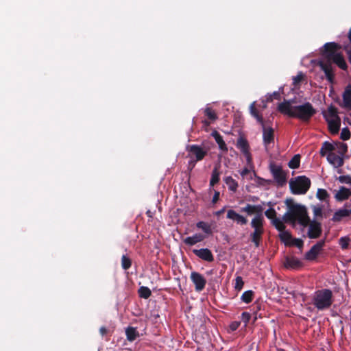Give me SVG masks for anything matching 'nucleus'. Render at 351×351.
<instances>
[{
  "mask_svg": "<svg viewBox=\"0 0 351 351\" xmlns=\"http://www.w3.org/2000/svg\"><path fill=\"white\" fill-rule=\"evenodd\" d=\"M285 203L288 207V211L282 217L285 222L290 223L294 226L298 221L303 227L308 226V237L310 239H317L321 236L322 232L321 223L311 220L304 206L295 204L291 198L287 199Z\"/></svg>",
  "mask_w": 351,
  "mask_h": 351,
  "instance_id": "obj_1",
  "label": "nucleus"
},
{
  "mask_svg": "<svg viewBox=\"0 0 351 351\" xmlns=\"http://www.w3.org/2000/svg\"><path fill=\"white\" fill-rule=\"evenodd\" d=\"M332 292L329 289H322L315 292L313 304L319 311L329 308L332 302Z\"/></svg>",
  "mask_w": 351,
  "mask_h": 351,
  "instance_id": "obj_2",
  "label": "nucleus"
},
{
  "mask_svg": "<svg viewBox=\"0 0 351 351\" xmlns=\"http://www.w3.org/2000/svg\"><path fill=\"white\" fill-rule=\"evenodd\" d=\"M264 222L263 215L254 216L251 221L250 226L254 230L250 234V241L256 247L260 246L262 237L265 232Z\"/></svg>",
  "mask_w": 351,
  "mask_h": 351,
  "instance_id": "obj_3",
  "label": "nucleus"
},
{
  "mask_svg": "<svg viewBox=\"0 0 351 351\" xmlns=\"http://www.w3.org/2000/svg\"><path fill=\"white\" fill-rule=\"evenodd\" d=\"M311 180L305 176H300L289 181L291 192L294 195L306 194L311 186Z\"/></svg>",
  "mask_w": 351,
  "mask_h": 351,
  "instance_id": "obj_4",
  "label": "nucleus"
},
{
  "mask_svg": "<svg viewBox=\"0 0 351 351\" xmlns=\"http://www.w3.org/2000/svg\"><path fill=\"white\" fill-rule=\"evenodd\" d=\"M316 110L310 102L294 106L293 118H297L303 122H308L316 114Z\"/></svg>",
  "mask_w": 351,
  "mask_h": 351,
  "instance_id": "obj_5",
  "label": "nucleus"
},
{
  "mask_svg": "<svg viewBox=\"0 0 351 351\" xmlns=\"http://www.w3.org/2000/svg\"><path fill=\"white\" fill-rule=\"evenodd\" d=\"M189 157L191 158L190 164L193 163V167L195 163L202 160L208 154V150L198 145H189L186 147Z\"/></svg>",
  "mask_w": 351,
  "mask_h": 351,
  "instance_id": "obj_6",
  "label": "nucleus"
},
{
  "mask_svg": "<svg viewBox=\"0 0 351 351\" xmlns=\"http://www.w3.org/2000/svg\"><path fill=\"white\" fill-rule=\"evenodd\" d=\"M270 172L278 186H283L287 182V174L282 167L271 164L269 166Z\"/></svg>",
  "mask_w": 351,
  "mask_h": 351,
  "instance_id": "obj_7",
  "label": "nucleus"
},
{
  "mask_svg": "<svg viewBox=\"0 0 351 351\" xmlns=\"http://www.w3.org/2000/svg\"><path fill=\"white\" fill-rule=\"evenodd\" d=\"M342 47L340 45L330 42L327 43L324 45L322 55L327 59V61H331L332 57L338 53V51Z\"/></svg>",
  "mask_w": 351,
  "mask_h": 351,
  "instance_id": "obj_8",
  "label": "nucleus"
},
{
  "mask_svg": "<svg viewBox=\"0 0 351 351\" xmlns=\"http://www.w3.org/2000/svg\"><path fill=\"white\" fill-rule=\"evenodd\" d=\"M263 128V141L266 149L271 143H274V130L271 127L267 128L263 123L261 125Z\"/></svg>",
  "mask_w": 351,
  "mask_h": 351,
  "instance_id": "obj_9",
  "label": "nucleus"
},
{
  "mask_svg": "<svg viewBox=\"0 0 351 351\" xmlns=\"http://www.w3.org/2000/svg\"><path fill=\"white\" fill-rule=\"evenodd\" d=\"M190 278L195 285V291L199 292L205 288L206 280L201 274L193 271L191 274Z\"/></svg>",
  "mask_w": 351,
  "mask_h": 351,
  "instance_id": "obj_10",
  "label": "nucleus"
},
{
  "mask_svg": "<svg viewBox=\"0 0 351 351\" xmlns=\"http://www.w3.org/2000/svg\"><path fill=\"white\" fill-rule=\"evenodd\" d=\"M325 244V241L322 240L318 241L316 244L313 245L309 251H308L305 254V258L308 261H314L317 258L318 254L322 251L324 245Z\"/></svg>",
  "mask_w": 351,
  "mask_h": 351,
  "instance_id": "obj_11",
  "label": "nucleus"
},
{
  "mask_svg": "<svg viewBox=\"0 0 351 351\" xmlns=\"http://www.w3.org/2000/svg\"><path fill=\"white\" fill-rule=\"evenodd\" d=\"M321 69L324 72L327 80L332 83L335 78L331 61H321L319 63Z\"/></svg>",
  "mask_w": 351,
  "mask_h": 351,
  "instance_id": "obj_12",
  "label": "nucleus"
},
{
  "mask_svg": "<svg viewBox=\"0 0 351 351\" xmlns=\"http://www.w3.org/2000/svg\"><path fill=\"white\" fill-rule=\"evenodd\" d=\"M277 109L280 113L288 115L290 117H293L294 106H291L290 101L285 100L283 102L280 103L278 105Z\"/></svg>",
  "mask_w": 351,
  "mask_h": 351,
  "instance_id": "obj_13",
  "label": "nucleus"
},
{
  "mask_svg": "<svg viewBox=\"0 0 351 351\" xmlns=\"http://www.w3.org/2000/svg\"><path fill=\"white\" fill-rule=\"evenodd\" d=\"M342 103L340 106L347 110H351V85H348L342 94Z\"/></svg>",
  "mask_w": 351,
  "mask_h": 351,
  "instance_id": "obj_14",
  "label": "nucleus"
},
{
  "mask_svg": "<svg viewBox=\"0 0 351 351\" xmlns=\"http://www.w3.org/2000/svg\"><path fill=\"white\" fill-rule=\"evenodd\" d=\"M284 265L287 269H298L303 266V263L295 256H286Z\"/></svg>",
  "mask_w": 351,
  "mask_h": 351,
  "instance_id": "obj_15",
  "label": "nucleus"
},
{
  "mask_svg": "<svg viewBox=\"0 0 351 351\" xmlns=\"http://www.w3.org/2000/svg\"><path fill=\"white\" fill-rule=\"evenodd\" d=\"M193 252L195 255L204 261L208 262H213L214 261V256L211 251L208 248H202L199 250L195 249L193 250Z\"/></svg>",
  "mask_w": 351,
  "mask_h": 351,
  "instance_id": "obj_16",
  "label": "nucleus"
},
{
  "mask_svg": "<svg viewBox=\"0 0 351 351\" xmlns=\"http://www.w3.org/2000/svg\"><path fill=\"white\" fill-rule=\"evenodd\" d=\"M237 147L247 157V159L250 158V145L246 138L240 136L237 139Z\"/></svg>",
  "mask_w": 351,
  "mask_h": 351,
  "instance_id": "obj_17",
  "label": "nucleus"
},
{
  "mask_svg": "<svg viewBox=\"0 0 351 351\" xmlns=\"http://www.w3.org/2000/svg\"><path fill=\"white\" fill-rule=\"evenodd\" d=\"M328 162L335 168L341 167L344 164V158L343 156L333 153H329L327 155Z\"/></svg>",
  "mask_w": 351,
  "mask_h": 351,
  "instance_id": "obj_18",
  "label": "nucleus"
},
{
  "mask_svg": "<svg viewBox=\"0 0 351 351\" xmlns=\"http://www.w3.org/2000/svg\"><path fill=\"white\" fill-rule=\"evenodd\" d=\"M346 206L347 204H346L343 208H340L335 212L331 219L332 221L339 222L342 220V219L351 215V208L348 209Z\"/></svg>",
  "mask_w": 351,
  "mask_h": 351,
  "instance_id": "obj_19",
  "label": "nucleus"
},
{
  "mask_svg": "<svg viewBox=\"0 0 351 351\" xmlns=\"http://www.w3.org/2000/svg\"><path fill=\"white\" fill-rule=\"evenodd\" d=\"M227 218L237 222V224L240 225H245L247 223V219L245 217L237 213L232 209L228 210Z\"/></svg>",
  "mask_w": 351,
  "mask_h": 351,
  "instance_id": "obj_20",
  "label": "nucleus"
},
{
  "mask_svg": "<svg viewBox=\"0 0 351 351\" xmlns=\"http://www.w3.org/2000/svg\"><path fill=\"white\" fill-rule=\"evenodd\" d=\"M241 210L247 213L249 215L255 214V216H258V215H263V208L261 205L247 204L245 207L241 208Z\"/></svg>",
  "mask_w": 351,
  "mask_h": 351,
  "instance_id": "obj_21",
  "label": "nucleus"
},
{
  "mask_svg": "<svg viewBox=\"0 0 351 351\" xmlns=\"http://www.w3.org/2000/svg\"><path fill=\"white\" fill-rule=\"evenodd\" d=\"M351 196V191L345 186H341L339 190L335 194V197L339 202H342L349 199Z\"/></svg>",
  "mask_w": 351,
  "mask_h": 351,
  "instance_id": "obj_22",
  "label": "nucleus"
},
{
  "mask_svg": "<svg viewBox=\"0 0 351 351\" xmlns=\"http://www.w3.org/2000/svg\"><path fill=\"white\" fill-rule=\"evenodd\" d=\"M335 150V145L334 143H331L328 141H324L322 144V147L319 150V154L322 156H327L329 153H333V151Z\"/></svg>",
  "mask_w": 351,
  "mask_h": 351,
  "instance_id": "obj_23",
  "label": "nucleus"
},
{
  "mask_svg": "<svg viewBox=\"0 0 351 351\" xmlns=\"http://www.w3.org/2000/svg\"><path fill=\"white\" fill-rule=\"evenodd\" d=\"M204 239H205V237L203 234H202L200 233H197V234H193L191 237H188L185 238L184 239V243L186 245L192 246L197 243L202 242V241L204 240Z\"/></svg>",
  "mask_w": 351,
  "mask_h": 351,
  "instance_id": "obj_24",
  "label": "nucleus"
},
{
  "mask_svg": "<svg viewBox=\"0 0 351 351\" xmlns=\"http://www.w3.org/2000/svg\"><path fill=\"white\" fill-rule=\"evenodd\" d=\"M331 61L337 64L341 69L346 71L348 69L347 63L341 53H338L331 59Z\"/></svg>",
  "mask_w": 351,
  "mask_h": 351,
  "instance_id": "obj_25",
  "label": "nucleus"
},
{
  "mask_svg": "<svg viewBox=\"0 0 351 351\" xmlns=\"http://www.w3.org/2000/svg\"><path fill=\"white\" fill-rule=\"evenodd\" d=\"M328 130L332 134H337L340 128V119H329L326 118Z\"/></svg>",
  "mask_w": 351,
  "mask_h": 351,
  "instance_id": "obj_26",
  "label": "nucleus"
},
{
  "mask_svg": "<svg viewBox=\"0 0 351 351\" xmlns=\"http://www.w3.org/2000/svg\"><path fill=\"white\" fill-rule=\"evenodd\" d=\"M211 135L218 144L219 149L223 152H227L228 147L226 143L224 142L222 136L216 130L213 131L211 133Z\"/></svg>",
  "mask_w": 351,
  "mask_h": 351,
  "instance_id": "obj_27",
  "label": "nucleus"
},
{
  "mask_svg": "<svg viewBox=\"0 0 351 351\" xmlns=\"http://www.w3.org/2000/svg\"><path fill=\"white\" fill-rule=\"evenodd\" d=\"M125 335L127 339L131 342L134 341L138 337H139V333L136 328L132 326H128L125 329Z\"/></svg>",
  "mask_w": 351,
  "mask_h": 351,
  "instance_id": "obj_28",
  "label": "nucleus"
},
{
  "mask_svg": "<svg viewBox=\"0 0 351 351\" xmlns=\"http://www.w3.org/2000/svg\"><path fill=\"white\" fill-rule=\"evenodd\" d=\"M250 114H252V116H253L254 118H256V119L257 120V121L261 125H263V123H264V120H263V117L258 113L257 109L256 108V106H255V102H253L252 104H251L250 105Z\"/></svg>",
  "mask_w": 351,
  "mask_h": 351,
  "instance_id": "obj_29",
  "label": "nucleus"
},
{
  "mask_svg": "<svg viewBox=\"0 0 351 351\" xmlns=\"http://www.w3.org/2000/svg\"><path fill=\"white\" fill-rule=\"evenodd\" d=\"M335 149L337 148V152L339 156H343V158H348V156H345L346 154L348 152V145L346 143L341 142H335Z\"/></svg>",
  "mask_w": 351,
  "mask_h": 351,
  "instance_id": "obj_30",
  "label": "nucleus"
},
{
  "mask_svg": "<svg viewBox=\"0 0 351 351\" xmlns=\"http://www.w3.org/2000/svg\"><path fill=\"white\" fill-rule=\"evenodd\" d=\"M225 183L228 186L230 191L235 192L238 188L237 182L233 179L231 176H227L223 179Z\"/></svg>",
  "mask_w": 351,
  "mask_h": 351,
  "instance_id": "obj_31",
  "label": "nucleus"
},
{
  "mask_svg": "<svg viewBox=\"0 0 351 351\" xmlns=\"http://www.w3.org/2000/svg\"><path fill=\"white\" fill-rule=\"evenodd\" d=\"M220 172L219 171V168L217 167H215L211 174V178L210 180V186L211 187L214 186L216 184H217L219 181Z\"/></svg>",
  "mask_w": 351,
  "mask_h": 351,
  "instance_id": "obj_32",
  "label": "nucleus"
},
{
  "mask_svg": "<svg viewBox=\"0 0 351 351\" xmlns=\"http://www.w3.org/2000/svg\"><path fill=\"white\" fill-rule=\"evenodd\" d=\"M196 227L201 229L204 233L211 234L213 233L210 224L207 222L200 221L196 223Z\"/></svg>",
  "mask_w": 351,
  "mask_h": 351,
  "instance_id": "obj_33",
  "label": "nucleus"
},
{
  "mask_svg": "<svg viewBox=\"0 0 351 351\" xmlns=\"http://www.w3.org/2000/svg\"><path fill=\"white\" fill-rule=\"evenodd\" d=\"M279 237L280 240L284 242L285 245H290V241L292 239V236L290 232L285 230L280 232Z\"/></svg>",
  "mask_w": 351,
  "mask_h": 351,
  "instance_id": "obj_34",
  "label": "nucleus"
},
{
  "mask_svg": "<svg viewBox=\"0 0 351 351\" xmlns=\"http://www.w3.org/2000/svg\"><path fill=\"white\" fill-rule=\"evenodd\" d=\"M254 295V292L253 291H252V290L245 291V292L243 293V294L241 297V300H242V302H243L246 304H249L252 301Z\"/></svg>",
  "mask_w": 351,
  "mask_h": 351,
  "instance_id": "obj_35",
  "label": "nucleus"
},
{
  "mask_svg": "<svg viewBox=\"0 0 351 351\" xmlns=\"http://www.w3.org/2000/svg\"><path fill=\"white\" fill-rule=\"evenodd\" d=\"M300 156L299 154H295L291 159V160L288 163V166L290 169H298L300 167Z\"/></svg>",
  "mask_w": 351,
  "mask_h": 351,
  "instance_id": "obj_36",
  "label": "nucleus"
},
{
  "mask_svg": "<svg viewBox=\"0 0 351 351\" xmlns=\"http://www.w3.org/2000/svg\"><path fill=\"white\" fill-rule=\"evenodd\" d=\"M138 295L141 298L144 299L149 298L152 295L151 290L147 287L142 286L138 291Z\"/></svg>",
  "mask_w": 351,
  "mask_h": 351,
  "instance_id": "obj_37",
  "label": "nucleus"
},
{
  "mask_svg": "<svg viewBox=\"0 0 351 351\" xmlns=\"http://www.w3.org/2000/svg\"><path fill=\"white\" fill-rule=\"evenodd\" d=\"M271 223L279 232H281V231L285 230L286 227H285L283 221L278 217L276 219H274V220L271 221Z\"/></svg>",
  "mask_w": 351,
  "mask_h": 351,
  "instance_id": "obj_38",
  "label": "nucleus"
},
{
  "mask_svg": "<svg viewBox=\"0 0 351 351\" xmlns=\"http://www.w3.org/2000/svg\"><path fill=\"white\" fill-rule=\"evenodd\" d=\"M205 115L210 119L211 121H214L217 119V115L215 112L210 107H207L204 110Z\"/></svg>",
  "mask_w": 351,
  "mask_h": 351,
  "instance_id": "obj_39",
  "label": "nucleus"
},
{
  "mask_svg": "<svg viewBox=\"0 0 351 351\" xmlns=\"http://www.w3.org/2000/svg\"><path fill=\"white\" fill-rule=\"evenodd\" d=\"M132 265L131 259L126 255H123L121 257V267L123 269L127 270L130 268Z\"/></svg>",
  "mask_w": 351,
  "mask_h": 351,
  "instance_id": "obj_40",
  "label": "nucleus"
},
{
  "mask_svg": "<svg viewBox=\"0 0 351 351\" xmlns=\"http://www.w3.org/2000/svg\"><path fill=\"white\" fill-rule=\"evenodd\" d=\"M316 196L319 200L324 201L329 197V194L326 190L318 189Z\"/></svg>",
  "mask_w": 351,
  "mask_h": 351,
  "instance_id": "obj_41",
  "label": "nucleus"
},
{
  "mask_svg": "<svg viewBox=\"0 0 351 351\" xmlns=\"http://www.w3.org/2000/svg\"><path fill=\"white\" fill-rule=\"evenodd\" d=\"M350 239L348 237H341L339 241V243L343 250L348 248Z\"/></svg>",
  "mask_w": 351,
  "mask_h": 351,
  "instance_id": "obj_42",
  "label": "nucleus"
},
{
  "mask_svg": "<svg viewBox=\"0 0 351 351\" xmlns=\"http://www.w3.org/2000/svg\"><path fill=\"white\" fill-rule=\"evenodd\" d=\"M328 114L332 118L331 119H340L337 115V110L335 106H330L328 108Z\"/></svg>",
  "mask_w": 351,
  "mask_h": 351,
  "instance_id": "obj_43",
  "label": "nucleus"
},
{
  "mask_svg": "<svg viewBox=\"0 0 351 351\" xmlns=\"http://www.w3.org/2000/svg\"><path fill=\"white\" fill-rule=\"evenodd\" d=\"M254 174L256 177V183L258 186H266L272 183L271 180H266L259 176H256L255 173H254Z\"/></svg>",
  "mask_w": 351,
  "mask_h": 351,
  "instance_id": "obj_44",
  "label": "nucleus"
},
{
  "mask_svg": "<svg viewBox=\"0 0 351 351\" xmlns=\"http://www.w3.org/2000/svg\"><path fill=\"white\" fill-rule=\"evenodd\" d=\"M313 212L315 217L322 218L323 216L322 207L321 206H313Z\"/></svg>",
  "mask_w": 351,
  "mask_h": 351,
  "instance_id": "obj_45",
  "label": "nucleus"
},
{
  "mask_svg": "<svg viewBox=\"0 0 351 351\" xmlns=\"http://www.w3.org/2000/svg\"><path fill=\"white\" fill-rule=\"evenodd\" d=\"M351 136V133L350 130L348 128H344L342 129L341 132V138L343 141H347L349 140Z\"/></svg>",
  "mask_w": 351,
  "mask_h": 351,
  "instance_id": "obj_46",
  "label": "nucleus"
},
{
  "mask_svg": "<svg viewBox=\"0 0 351 351\" xmlns=\"http://www.w3.org/2000/svg\"><path fill=\"white\" fill-rule=\"evenodd\" d=\"M244 285V282L241 276H237L235 279L234 289L237 291H241Z\"/></svg>",
  "mask_w": 351,
  "mask_h": 351,
  "instance_id": "obj_47",
  "label": "nucleus"
},
{
  "mask_svg": "<svg viewBox=\"0 0 351 351\" xmlns=\"http://www.w3.org/2000/svg\"><path fill=\"white\" fill-rule=\"evenodd\" d=\"M265 216L269 219H271L274 220V219H276L277 218L276 217V210L272 208H270L269 209H267L265 212Z\"/></svg>",
  "mask_w": 351,
  "mask_h": 351,
  "instance_id": "obj_48",
  "label": "nucleus"
},
{
  "mask_svg": "<svg viewBox=\"0 0 351 351\" xmlns=\"http://www.w3.org/2000/svg\"><path fill=\"white\" fill-rule=\"evenodd\" d=\"M295 245L297 247H298L300 249H302L303 247V245H304V242L300 239H293L292 238V239L290 241V245Z\"/></svg>",
  "mask_w": 351,
  "mask_h": 351,
  "instance_id": "obj_49",
  "label": "nucleus"
},
{
  "mask_svg": "<svg viewBox=\"0 0 351 351\" xmlns=\"http://www.w3.org/2000/svg\"><path fill=\"white\" fill-rule=\"evenodd\" d=\"M304 74L302 72H299L296 76L293 77V84L295 86L298 85L304 79Z\"/></svg>",
  "mask_w": 351,
  "mask_h": 351,
  "instance_id": "obj_50",
  "label": "nucleus"
},
{
  "mask_svg": "<svg viewBox=\"0 0 351 351\" xmlns=\"http://www.w3.org/2000/svg\"><path fill=\"white\" fill-rule=\"evenodd\" d=\"M251 319V315L248 312H243L241 314V320L243 322H244L245 326H247V324L249 323L250 320Z\"/></svg>",
  "mask_w": 351,
  "mask_h": 351,
  "instance_id": "obj_51",
  "label": "nucleus"
},
{
  "mask_svg": "<svg viewBox=\"0 0 351 351\" xmlns=\"http://www.w3.org/2000/svg\"><path fill=\"white\" fill-rule=\"evenodd\" d=\"M343 50L346 51L349 62L351 64V45L347 44L343 45Z\"/></svg>",
  "mask_w": 351,
  "mask_h": 351,
  "instance_id": "obj_52",
  "label": "nucleus"
},
{
  "mask_svg": "<svg viewBox=\"0 0 351 351\" xmlns=\"http://www.w3.org/2000/svg\"><path fill=\"white\" fill-rule=\"evenodd\" d=\"M339 180L341 183H346L351 185V177L350 176H341L339 178Z\"/></svg>",
  "mask_w": 351,
  "mask_h": 351,
  "instance_id": "obj_53",
  "label": "nucleus"
},
{
  "mask_svg": "<svg viewBox=\"0 0 351 351\" xmlns=\"http://www.w3.org/2000/svg\"><path fill=\"white\" fill-rule=\"evenodd\" d=\"M241 325V322L238 321H234L230 324V328L232 331H234L239 328Z\"/></svg>",
  "mask_w": 351,
  "mask_h": 351,
  "instance_id": "obj_54",
  "label": "nucleus"
},
{
  "mask_svg": "<svg viewBox=\"0 0 351 351\" xmlns=\"http://www.w3.org/2000/svg\"><path fill=\"white\" fill-rule=\"evenodd\" d=\"M219 195H220L219 192V191H215V194H214V195H213V199H212V203H213V204H215V203H217V201L219 200Z\"/></svg>",
  "mask_w": 351,
  "mask_h": 351,
  "instance_id": "obj_55",
  "label": "nucleus"
},
{
  "mask_svg": "<svg viewBox=\"0 0 351 351\" xmlns=\"http://www.w3.org/2000/svg\"><path fill=\"white\" fill-rule=\"evenodd\" d=\"M99 332H100V334L102 336H104L105 335L107 334L108 330H107V328L106 327L102 326V327L100 328Z\"/></svg>",
  "mask_w": 351,
  "mask_h": 351,
  "instance_id": "obj_56",
  "label": "nucleus"
},
{
  "mask_svg": "<svg viewBox=\"0 0 351 351\" xmlns=\"http://www.w3.org/2000/svg\"><path fill=\"white\" fill-rule=\"evenodd\" d=\"M250 170H249L247 168H246V167H245V168H244V169L241 171V175L243 177H244V176H247V174H249V173H250Z\"/></svg>",
  "mask_w": 351,
  "mask_h": 351,
  "instance_id": "obj_57",
  "label": "nucleus"
},
{
  "mask_svg": "<svg viewBox=\"0 0 351 351\" xmlns=\"http://www.w3.org/2000/svg\"><path fill=\"white\" fill-rule=\"evenodd\" d=\"M273 96V98L275 99H280V95L278 91H275L271 95Z\"/></svg>",
  "mask_w": 351,
  "mask_h": 351,
  "instance_id": "obj_58",
  "label": "nucleus"
},
{
  "mask_svg": "<svg viewBox=\"0 0 351 351\" xmlns=\"http://www.w3.org/2000/svg\"><path fill=\"white\" fill-rule=\"evenodd\" d=\"M225 210H226V208L223 207L222 209L219 210H217L215 213V215L216 216H219L221 215V214H223L224 212H225Z\"/></svg>",
  "mask_w": 351,
  "mask_h": 351,
  "instance_id": "obj_59",
  "label": "nucleus"
},
{
  "mask_svg": "<svg viewBox=\"0 0 351 351\" xmlns=\"http://www.w3.org/2000/svg\"><path fill=\"white\" fill-rule=\"evenodd\" d=\"M203 123L205 126H208L210 124V121L208 120L203 121Z\"/></svg>",
  "mask_w": 351,
  "mask_h": 351,
  "instance_id": "obj_60",
  "label": "nucleus"
},
{
  "mask_svg": "<svg viewBox=\"0 0 351 351\" xmlns=\"http://www.w3.org/2000/svg\"><path fill=\"white\" fill-rule=\"evenodd\" d=\"M273 96L272 95H270L269 98H267V101H273Z\"/></svg>",
  "mask_w": 351,
  "mask_h": 351,
  "instance_id": "obj_61",
  "label": "nucleus"
},
{
  "mask_svg": "<svg viewBox=\"0 0 351 351\" xmlns=\"http://www.w3.org/2000/svg\"><path fill=\"white\" fill-rule=\"evenodd\" d=\"M256 319H257V313H255V317L254 318V322H256Z\"/></svg>",
  "mask_w": 351,
  "mask_h": 351,
  "instance_id": "obj_62",
  "label": "nucleus"
},
{
  "mask_svg": "<svg viewBox=\"0 0 351 351\" xmlns=\"http://www.w3.org/2000/svg\"><path fill=\"white\" fill-rule=\"evenodd\" d=\"M189 165L191 167V169H193V163L190 164V162H189Z\"/></svg>",
  "mask_w": 351,
  "mask_h": 351,
  "instance_id": "obj_63",
  "label": "nucleus"
}]
</instances>
